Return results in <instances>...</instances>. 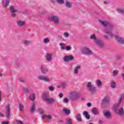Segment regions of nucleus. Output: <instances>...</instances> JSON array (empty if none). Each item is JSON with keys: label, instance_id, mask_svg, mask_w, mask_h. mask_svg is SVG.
Instances as JSON below:
<instances>
[{"label": "nucleus", "instance_id": "obj_24", "mask_svg": "<svg viewBox=\"0 0 124 124\" xmlns=\"http://www.w3.org/2000/svg\"><path fill=\"white\" fill-rule=\"evenodd\" d=\"M41 81H44V82H49L50 81V78H40Z\"/></svg>", "mask_w": 124, "mask_h": 124}, {"label": "nucleus", "instance_id": "obj_28", "mask_svg": "<svg viewBox=\"0 0 124 124\" xmlns=\"http://www.w3.org/2000/svg\"><path fill=\"white\" fill-rule=\"evenodd\" d=\"M56 1L59 4H63L64 3V0H56Z\"/></svg>", "mask_w": 124, "mask_h": 124}, {"label": "nucleus", "instance_id": "obj_41", "mask_svg": "<svg viewBox=\"0 0 124 124\" xmlns=\"http://www.w3.org/2000/svg\"><path fill=\"white\" fill-rule=\"evenodd\" d=\"M64 36L65 37L67 38L68 36H69V34L68 32H65L64 33Z\"/></svg>", "mask_w": 124, "mask_h": 124}, {"label": "nucleus", "instance_id": "obj_39", "mask_svg": "<svg viewBox=\"0 0 124 124\" xmlns=\"http://www.w3.org/2000/svg\"><path fill=\"white\" fill-rule=\"evenodd\" d=\"M31 44V42L30 41H24V44L26 45H29V44Z\"/></svg>", "mask_w": 124, "mask_h": 124}, {"label": "nucleus", "instance_id": "obj_58", "mask_svg": "<svg viewBox=\"0 0 124 124\" xmlns=\"http://www.w3.org/2000/svg\"><path fill=\"white\" fill-rule=\"evenodd\" d=\"M105 38H106V39H108V36H107V35H105Z\"/></svg>", "mask_w": 124, "mask_h": 124}, {"label": "nucleus", "instance_id": "obj_21", "mask_svg": "<svg viewBox=\"0 0 124 124\" xmlns=\"http://www.w3.org/2000/svg\"><path fill=\"white\" fill-rule=\"evenodd\" d=\"M110 101V97L108 96L105 97L103 99V102L105 103L109 102Z\"/></svg>", "mask_w": 124, "mask_h": 124}, {"label": "nucleus", "instance_id": "obj_46", "mask_svg": "<svg viewBox=\"0 0 124 124\" xmlns=\"http://www.w3.org/2000/svg\"><path fill=\"white\" fill-rule=\"evenodd\" d=\"M29 89H28V88H24V92L25 93H29Z\"/></svg>", "mask_w": 124, "mask_h": 124}, {"label": "nucleus", "instance_id": "obj_54", "mask_svg": "<svg viewBox=\"0 0 124 124\" xmlns=\"http://www.w3.org/2000/svg\"><path fill=\"white\" fill-rule=\"evenodd\" d=\"M118 106H119V104H115L114 105L115 108H117V107H118Z\"/></svg>", "mask_w": 124, "mask_h": 124}, {"label": "nucleus", "instance_id": "obj_40", "mask_svg": "<svg viewBox=\"0 0 124 124\" xmlns=\"http://www.w3.org/2000/svg\"><path fill=\"white\" fill-rule=\"evenodd\" d=\"M111 87L112 88V89H114V88L116 87V83L114 82L111 83Z\"/></svg>", "mask_w": 124, "mask_h": 124}, {"label": "nucleus", "instance_id": "obj_57", "mask_svg": "<svg viewBox=\"0 0 124 124\" xmlns=\"http://www.w3.org/2000/svg\"><path fill=\"white\" fill-rule=\"evenodd\" d=\"M62 37L61 35L58 36V39H62Z\"/></svg>", "mask_w": 124, "mask_h": 124}, {"label": "nucleus", "instance_id": "obj_11", "mask_svg": "<svg viewBox=\"0 0 124 124\" xmlns=\"http://www.w3.org/2000/svg\"><path fill=\"white\" fill-rule=\"evenodd\" d=\"M70 94V95H72L73 96V98L75 99L79 97V93L76 91H73L71 92Z\"/></svg>", "mask_w": 124, "mask_h": 124}, {"label": "nucleus", "instance_id": "obj_35", "mask_svg": "<svg viewBox=\"0 0 124 124\" xmlns=\"http://www.w3.org/2000/svg\"><path fill=\"white\" fill-rule=\"evenodd\" d=\"M66 50L67 51H70L71 50V46H67L65 47V50Z\"/></svg>", "mask_w": 124, "mask_h": 124}, {"label": "nucleus", "instance_id": "obj_62", "mask_svg": "<svg viewBox=\"0 0 124 124\" xmlns=\"http://www.w3.org/2000/svg\"><path fill=\"white\" fill-rule=\"evenodd\" d=\"M122 77L123 78H124V73L122 74Z\"/></svg>", "mask_w": 124, "mask_h": 124}, {"label": "nucleus", "instance_id": "obj_61", "mask_svg": "<svg viewBox=\"0 0 124 124\" xmlns=\"http://www.w3.org/2000/svg\"><path fill=\"white\" fill-rule=\"evenodd\" d=\"M99 124H102V121L100 120V121H99Z\"/></svg>", "mask_w": 124, "mask_h": 124}, {"label": "nucleus", "instance_id": "obj_19", "mask_svg": "<svg viewBox=\"0 0 124 124\" xmlns=\"http://www.w3.org/2000/svg\"><path fill=\"white\" fill-rule=\"evenodd\" d=\"M83 115L85 116V118L87 119V120H89L90 119V115H89V113L87 111H84L83 112Z\"/></svg>", "mask_w": 124, "mask_h": 124}, {"label": "nucleus", "instance_id": "obj_51", "mask_svg": "<svg viewBox=\"0 0 124 124\" xmlns=\"http://www.w3.org/2000/svg\"><path fill=\"white\" fill-rule=\"evenodd\" d=\"M59 97H60V98H62V96H63V95L62 94V93H60L59 95Z\"/></svg>", "mask_w": 124, "mask_h": 124}, {"label": "nucleus", "instance_id": "obj_63", "mask_svg": "<svg viewBox=\"0 0 124 124\" xmlns=\"http://www.w3.org/2000/svg\"><path fill=\"white\" fill-rule=\"evenodd\" d=\"M0 77H2V74L1 73H0Z\"/></svg>", "mask_w": 124, "mask_h": 124}, {"label": "nucleus", "instance_id": "obj_50", "mask_svg": "<svg viewBox=\"0 0 124 124\" xmlns=\"http://www.w3.org/2000/svg\"><path fill=\"white\" fill-rule=\"evenodd\" d=\"M18 81H19V82H24V80H23V78H19V79H18Z\"/></svg>", "mask_w": 124, "mask_h": 124}, {"label": "nucleus", "instance_id": "obj_55", "mask_svg": "<svg viewBox=\"0 0 124 124\" xmlns=\"http://www.w3.org/2000/svg\"><path fill=\"white\" fill-rule=\"evenodd\" d=\"M39 78H46V77H45V76H41L39 77Z\"/></svg>", "mask_w": 124, "mask_h": 124}, {"label": "nucleus", "instance_id": "obj_43", "mask_svg": "<svg viewBox=\"0 0 124 124\" xmlns=\"http://www.w3.org/2000/svg\"><path fill=\"white\" fill-rule=\"evenodd\" d=\"M116 59L118 60H121L122 59V56H116Z\"/></svg>", "mask_w": 124, "mask_h": 124}, {"label": "nucleus", "instance_id": "obj_3", "mask_svg": "<svg viewBox=\"0 0 124 124\" xmlns=\"http://www.w3.org/2000/svg\"><path fill=\"white\" fill-rule=\"evenodd\" d=\"M91 39H93L94 43H95L97 46L100 47V48H103L104 47V43L100 40L97 39V38L95 36V34H93L90 36Z\"/></svg>", "mask_w": 124, "mask_h": 124}, {"label": "nucleus", "instance_id": "obj_6", "mask_svg": "<svg viewBox=\"0 0 124 124\" xmlns=\"http://www.w3.org/2000/svg\"><path fill=\"white\" fill-rule=\"evenodd\" d=\"M18 11L17 9L15 8V6L11 5L10 7V12H11V16L14 18L16 16V13Z\"/></svg>", "mask_w": 124, "mask_h": 124}, {"label": "nucleus", "instance_id": "obj_53", "mask_svg": "<svg viewBox=\"0 0 124 124\" xmlns=\"http://www.w3.org/2000/svg\"><path fill=\"white\" fill-rule=\"evenodd\" d=\"M87 106L88 107H91V106H92V104L90 103H87Z\"/></svg>", "mask_w": 124, "mask_h": 124}, {"label": "nucleus", "instance_id": "obj_30", "mask_svg": "<svg viewBox=\"0 0 124 124\" xmlns=\"http://www.w3.org/2000/svg\"><path fill=\"white\" fill-rule=\"evenodd\" d=\"M124 98V94H122L118 100V104L122 102V100Z\"/></svg>", "mask_w": 124, "mask_h": 124}, {"label": "nucleus", "instance_id": "obj_16", "mask_svg": "<svg viewBox=\"0 0 124 124\" xmlns=\"http://www.w3.org/2000/svg\"><path fill=\"white\" fill-rule=\"evenodd\" d=\"M65 2L66 4L65 5L66 7H67L68 8H71V7H72V4H71V3H70V2L66 0Z\"/></svg>", "mask_w": 124, "mask_h": 124}, {"label": "nucleus", "instance_id": "obj_34", "mask_svg": "<svg viewBox=\"0 0 124 124\" xmlns=\"http://www.w3.org/2000/svg\"><path fill=\"white\" fill-rule=\"evenodd\" d=\"M66 124H72V120L70 119H68L66 123Z\"/></svg>", "mask_w": 124, "mask_h": 124}, {"label": "nucleus", "instance_id": "obj_1", "mask_svg": "<svg viewBox=\"0 0 124 124\" xmlns=\"http://www.w3.org/2000/svg\"><path fill=\"white\" fill-rule=\"evenodd\" d=\"M99 22L101 24L102 26L105 27L104 29V31L106 33L109 34L110 37H114L119 44H124V41L122 38L117 35L114 36L113 33H112V31H113V29H114V26L111 23L108 21H103L102 20H99Z\"/></svg>", "mask_w": 124, "mask_h": 124}, {"label": "nucleus", "instance_id": "obj_47", "mask_svg": "<svg viewBox=\"0 0 124 124\" xmlns=\"http://www.w3.org/2000/svg\"><path fill=\"white\" fill-rule=\"evenodd\" d=\"M64 102L65 103H67V102H68V99L67 98H65L64 99Z\"/></svg>", "mask_w": 124, "mask_h": 124}, {"label": "nucleus", "instance_id": "obj_29", "mask_svg": "<svg viewBox=\"0 0 124 124\" xmlns=\"http://www.w3.org/2000/svg\"><path fill=\"white\" fill-rule=\"evenodd\" d=\"M119 73V71L116 70L113 71L112 72V75L113 76H117L118 75V74Z\"/></svg>", "mask_w": 124, "mask_h": 124}, {"label": "nucleus", "instance_id": "obj_48", "mask_svg": "<svg viewBox=\"0 0 124 124\" xmlns=\"http://www.w3.org/2000/svg\"><path fill=\"white\" fill-rule=\"evenodd\" d=\"M2 124H9V122L5 121L1 123Z\"/></svg>", "mask_w": 124, "mask_h": 124}, {"label": "nucleus", "instance_id": "obj_60", "mask_svg": "<svg viewBox=\"0 0 124 124\" xmlns=\"http://www.w3.org/2000/svg\"><path fill=\"white\" fill-rule=\"evenodd\" d=\"M51 2H52V3H55V1L53 0H50Z\"/></svg>", "mask_w": 124, "mask_h": 124}, {"label": "nucleus", "instance_id": "obj_42", "mask_svg": "<svg viewBox=\"0 0 124 124\" xmlns=\"http://www.w3.org/2000/svg\"><path fill=\"white\" fill-rule=\"evenodd\" d=\"M16 123L17 124H23V122L22 121H19V120H16Z\"/></svg>", "mask_w": 124, "mask_h": 124}, {"label": "nucleus", "instance_id": "obj_8", "mask_svg": "<svg viewBox=\"0 0 124 124\" xmlns=\"http://www.w3.org/2000/svg\"><path fill=\"white\" fill-rule=\"evenodd\" d=\"M87 88L92 93H94L96 92V88H95V87H94V86H92V83L91 82H89L88 83Z\"/></svg>", "mask_w": 124, "mask_h": 124}, {"label": "nucleus", "instance_id": "obj_17", "mask_svg": "<svg viewBox=\"0 0 124 124\" xmlns=\"http://www.w3.org/2000/svg\"><path fill=\"white\" fill-rule=\"evenodd\" d=\"M104 115L106 118H110V117H111V112L109 111H105L104 113Z\"/></svg>", "mask_w": 124, "mask_h": 124}, {"label": "nucleus", "instance_id": "obj_52", "mask_svg": "<svg viewBox=\"0 0 124 124\" xmlns=\"http://www.w3.org/2000/svg\"><path fill=\"white\" fill-rule=\"evenodd\" d=\"M47 118V115H43V119H46Z\"/></svg>", "mask_w": 124, "mask_h": 124}, {"label": "nucleus", "instance_id": "obj_18", "mask_svg": "<svg viewBox=\"0 0 124 124\" xmlns=\"http://www.w3.org/2000/svg\"><path fill=\"white\" fill-rule=\"evenodd\" d=\"M80 68L81 66L80 65L76 66L75 68L74 73H75V74H77V73H78V69H80Z\"/></svg>", "mask_w": 124, "mask_h": 124}, {"label": "nucleus", "instance_id": "obj_25", "mask_svg": "<svg viewBox=\"0 0 124 124\" xmlns=\"http://www.w3.org/2000/svg\"><path fill=\"white\" fill-rule=\"evenodd\" d=\"M117 11L118 13H121L122 14H124V9H117Z\"/></svg>", "mask_w": 124, "mask_h": 124}, {"label": "nucleus", "instance_id": "obj_9", "mask_svg": "<svg viewBox=\"0 0 124 124\" xmlns=\"http://www.w3.org/2000/svg\"><path fill=\"white\" fill-rule=\"evenodd\" d=\"M73 60H74V57L72 55L66 56L63 58L64 62H68L69 61H73Z\"/></svg>", "mask_w": 124, "mask_h": 124}, {"label": "nucleus", "instance_id": "obj_2", "mask_svg": "<svg viewBox=\"0 0 124 124\" xmlns=\"http://www.w3.org/2000/svg\"><path fill=\"white\" fill-rule=\"evenodd\" d=\"M91 39H93L94 43H95L97 46L100 47V48H103L104 47V43L100 40L97 39V38L95 36V34H93L90 36Z\"/></svg>", "mask_w": 124, "mask_h": 124}, {"label": "nucleus", "instance_id": "obj_4", "mask_svg": "<svg viewBox=\"0 0 124 124\" xmlns=\"http://www.w3.org/2000/svg\"><path fill=\"white\" fill-rule=\"evenodd\" d=\"M51 22H53L55 25H60V17L58 16H52L48 18Z\"/></svg>", "mask_w": 124, "mask_h": 124}, {"label": "nucleus", "instance_id": "obj_5", "mask_svg": "<svg viewBox=\"0 0 124 124\" xmlns=\"http://www.w3.org/2000/svg\"><path fill=\"white\" fill-rule=\"evenodd\" d=\"M82 54L85 55L90 56L93 55V52L87 47H85L81 50Z\"/></svg>", "mask_w": 124, "mask_h": 124}, {"label": "nucleus", "instance_id": "obj_7", "mask_svg": "<svg viewBox=\"0 0 124 124\" xmlns=\"http://www.w3.org/2000/svg\"><path fill=\"white\" fill-rule=\"evenodd\" d=\"M42 98L43 100L47 102V103H52L53 102H55V99L53 98H48L46 97V94L43 93L42 95Z\"/></svg>", "mask_w": 124, "mask_h": 124}, {"label": "nucleus", "instance_id": "obj_31", "mask_svg": "<svg viewBox=\"0 0 124 124\" xmlns=\"http://www.w3.org/2000/svg\"><path fill=\"white\" fill-rule=\"evenodd\" d=\"M65 87V84L64 83H61L58 86V88H62L63 89Z\"/></svg>", "mask_w": 124, "mask_h": 124}, {"label": "nucleus", "instance_id": "obj_20", "mask_svg": "<svg viewBox=\"0 0 124 124\" xmlns=\"http://www.w3.org/2000/svg\"><path fill=\"white\" fill-rule=\"evenodd\" d=\"M29 98L31 100H34L35 99V94H32L29 96Z\"/></svg>", "mask_w": 124, "mask_h": 124}, {"label": "nucleus", "instance_id": "obj_59", "mask_svg": "<svg viewBox=\"0 0 124 124\" xmlns=\"http://www.w3.org/2000/svg\"><path fill=\"white\" fill-rule=\"evenodd\" d=\"M3 117V114L0 113V117Z\"/></svg>", "mask_w": 124, "mask_h": 124}, {"label": "nucleus", "instance_id": "obj_13", "mask_svg": "<svg viewBox=\"0 0 124 124\" xmlns=\"http://www.w3.org/2000/svg\"><path fill=\"white\" fill-rule=\"evenodd\" d=\"M40 69L42 73L45 74L48 72V69L46 67V66H45V65H41Z\"/></svg>", "mask_w": 124, "mask_h": 124}, {"label": "nucleus", "instance_id": "obj_32", "mask_svg": "<svg viewBox=\"0 0 124 124\" xmlns=\"http://www.w3.org/2000/svg\"><path fill=\"white\" fill-rule=\"evenodd\" d=\"M118 114L120 116H123V115H124V109H123V108H121L119 111Z\"/></svg>", "mask_w": 124, "mask_h": 124}, {"label": "nucleus", "instance_id": "obj_23", "mask_svg": "<svg viewBox=\"0 0 124 124\" xmlns=\"http://www.w3.org/2000/svg\"><path fill=\"white\" fill-rule=\"evenodd\" d=\"M76 118L78 122H82V118H81V115L79 114L77 115Z\"/></svg>", "mask_w": 124, "mask_h": 124}, {"label": "nucleus", "instance_id": "obj_64", "mask_svg": "<svg viewBox=\"0 0 124 124\" xmlns=\"http://www.w3.org/2000/svg\"><path fill=\"white\" fill-rule=\"evenodd\" d=\"M81 100H85V98H82Z\"/></svg>", "mask_w": 124, "mask_h": 124}, {"label": "nucleus", "instance_id": "obj_15", "mask_svg": "<svg viewBox=\"0 0 124 124\" xmlns=\"http://www.w3.org/2000/svg\"><path fill=\"white\" fill-rule=\"evenodd\" d=\"M46 61L48 62H51L52 61V54H47L46 55Z\"/></svg>", "mask_w": 124, "mask_h": 124}, {"label": "nucleus", "instance_id": "obj_37", "mask_svg": "<svg viewBox=\"0 0 124 124\" xmlns=\"http://www.w3.org/2000/svg\"><path fill=\"white\" fill-rule=\"evenodd\" d=\"M44 43H48V42H50V40H49V38H46L44 39Z\"/></svg>", "mask_w": 124, "mask_h": 124}, {"label": "nucleus", "instance_id": "obj_22", "mask_svg": "<svg viewBox=\"0 0 124 124\" xmlns=\"http://www.w3.org/2000/svg\"><path fill=\"white\" fill-rule=\"evenodd\" d=\"M63 111L66 115H69V114H70V110L67 109H63Z\"/></svg>", "mask_w": 124, "mask_h": 124}, {"label": "nucleus", "instance_id": "obj_33", "mask_svg": "<svg viewBox=\"0 0 124 124\" xmlns=\"http://www.w3.org/2000/svg\"><path fill=\"white\" fill-rule=\"evenodd\" d=\"M19 110L20 111H23V110H24V105L22 103L19 104Z\"/></svg>", "mask_w": 124, "mask_h": 124}, {"label": "nucleus", "instance_id": "obj_49", "mask_svg": "<svg viewBox=\"0 0 124 124\" xmlns=\"http://www.w3.org/2000/svg\"><path fill=\"white\" fill-rule=\"evenodd\" d=\"M46 118H48L49 120H51L52 119V116L51 115H46Z\"/></svg>", "mask_w": 124, "mask_h": 124}, {"label": "nucleus", "instance_id": "obj_27", "mask_svg": "<svg viewBox=\"0 0 124 124\" xmlns=\"http://www.w3.org/2000/svg\"><path fill=\"white\" fill-rule=\"evenodd\" d=\"M96 83L98 87H99V88H101V86H102V83L101 82V81L98 80L96 81Z\"/></svg>", "mask_w": 124, "mask_h": 124}, {"label": "nucleus", "instance_id": "obj_14", "mask_svg": "<svg viewBox=\"0 0 124 124\" xmlns=\"http://www.w3.org/2000/svg\"><path fill=\"white\" fill-rule=\"evenodd\" d=\"M16 23L19 27H23V26H25V24H26V22L25 21H23L21 20L17 21Z\"/></svg>", "mask_w": 124, "mask_h": 124}, {"label": "nucleus", "instance_id": "obj_45", "mask_svg": "<svg viewBox=\"0 0 124 124\" xmlns=\"http://www.w3.org/2000/svg\"><path fill=\"white\" fill-rule=\"evenodd\" d=\"M49 91L53 92V91H54V88L53 87V86H50L49 88Z\"/></svg>", "mask_w": 124, "mask_h": 124}, {"label": "nucleus", "instance_id": "obj_36", "mask_svg": "<svg viewBox=\"0 0 124 124\" xmlns=\"http://www.w3.org/2000/svg\"><path fill=\"white\" fill-rule=\"evenodd\" d=\"M35 111V105L34 104H33L32 106L31 107V111L34 112Z\"/></svg>", "mask_w": 124, "mask_h": 124}, {"label": "nucleus", "instance_id": "obj_26", "mask_svg": "<svg viewBox=\"0 0 124 124\" xmlns=\"http://www.w3.org/2000/svg\"><path fill=\"white\" fill-rule=\"evenodd\" d=\"M92 111L95 115H97V114H98V110L95 108H93Z\"/></svg>", "mask_w": 124, "mask_h": 124}, {"label": "nucleus", "instance_id": "obj_44", "mask_svg": "<svg viewBox=\"0 0 124 124\" xmlns=\"http://www.w3.org/2000/svg\"><path fill=\"white\" fill-rule=\"evenodd\" d=\"M39 112L40 114H43V109L39 108Z\"/></svg>", "mask_w": 124, "mask_h": 124}, {"label": "nucleus", "instance_id": "obj_56", "mask_svg": "<svg viewBox=\"0 0 124 124\" xmlns=\"http://www.w3.org/2000/svg\"><path fill=\"white\" fill-rule=\"evenodd\" d=\"M0 101H1V92H0Z\"/></svg>", "mask_w": 124, "mask_h": 124}, {"label": "nucleus", "instance_id": "obj_10", "mask_svg": "<svg viewBox=\"0 0 124 124\" xmlns=\"http://www.w3.org/2000/svg\"><path fill=\"white\" fill-rule=\"evenodd\" d=\"M9 3H10V0H2V4L4 8H6L7 6H9Z\"/></svg>", "mask_w": 124, "mask_h": 124}, {"label": "nucleus", "instance_id": "obj_38", "mask_svg": "<svg viewBox=\"0 0 124 124\" xmlns=\"http://www.w3.org/2000/svg\"><path fill=\"white\" fill-rule=\"evenodd\" d=\"M59 45L61 46V50H65V47L63 46V44L62 43H60Z\"/></svg>", "mask_w": 124, "mask_h": 124}, {"label": "nucleus", "instance_id": "obj_12", "mask_svg": "<svg viewBox=\"0 0 124 124\" xmlns=\"http://www.w3.org/2000/svg\"><path fill=\"white\" fill-rule=\"evenodd\" d=\"M6 116L8 118L10 117V107L8 105L6 106Z\"/></svg>", "mask_w": 124, "mask_h": 124}]
</instances>
